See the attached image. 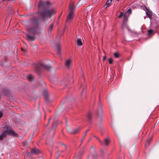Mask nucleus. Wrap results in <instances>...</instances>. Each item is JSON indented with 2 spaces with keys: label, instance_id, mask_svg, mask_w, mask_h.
<instances>
[{
  "label": "nucleus",
  "instance_id": "1",
  "mask_svg": "<svg viewBox=\"0 0 159 159\" xmlns=\"http://www.w3.org/2000/svg\"><path fill=\"white\" fill-rule=\"evenodd\" d=\"M49 2H42L40 1L39 4V9L41 10L43 9L41 11H39V14L42 17H51L52 15L55 14L56 11L54 9L49 8Z\"/></svg>",
  "mask_w": 159,
  "mask_h": 159
},
{
  "label": "nucleus",
  "instance_id": "2",
  "mask_svg": "<svg viewBox=\"0 0 159 159\" xmlns=\"http://www.w3.org/2000/svg\"><path fill=\"white\" fill-rule=\"evenodd\" d=\"M33 66L35 71L38 73H39L41 69L49 70L51 68L50 66L44 64L42 61H40L36 64H33Z\"/></svg>",
  "mask_w": 159,
  "mask_h": 159
},
{
  "label": "nucleus",
  "instance_id": "3",
  "mask_svg": "<svg viewBox=\"0 0 159 159\" xmlns=\"http://www.w3.org/2000/svg\"><path fill=\"white\" fill-rule=\"evenodd\" d=\"M31 22L36 25L32 27L27 28V30L29 33L31 34H36L38 30V26L37 25L38 24V19L36 18H33L32 19Z\"/></svg>",
  "mask_w": 159,
  "mask_h": 159
},
{
  "label": "nucleus",
  "instance_id": "4",
  "mask_svg": "<svg viewBox=\"0 0 159 159\" xmlns=\"http://www.w3.org/2000/svg\"><path fill=\"white\" fill-rule=\"evenodd\" d=\"M3 131L5 133H7L10 135L14 137H18V134L17 133L15 132L12 129V127L10 126H5L3 128Z\"/></svg>",
  "mask_w": 159,
  "mask_h": 159
},
{
  "label": "nucleus",
  "instance_id": "5",
  "mask_svg": "<svg viewBox=\"0 0 159 159\" xmlns=\"http://www.w3.org/2000/svg\"><path fill=\"white\" fill-rule=\"evenodd\" d=\"M75 10V7L73 2H70L69 4V10L70 12L67 16L66 20L68 21L72 18L74 12Z\"/></svg>",
  "mask_w": 159,
  "mask_h": 159
},
{
  "label": "nucleus",
  "instance_id": "6",
  "mask_svg": "<svg viewBox=\"0 0 159 159\" xmlns=\"http://www.w3.org/2000/svg\"><path fill=\"white\" fill-rule=\"evenodd\" d=\"M103 113V111L102 109V107L101 105H100L99 106L97 110L96 113L97 116L101 118Z\"/></svg>",
  "mask_w": 159,
  "mask_h": 159
},
{
  "label": "nucleus",
  "instance_id": "7",
  "mask_svg": "<svg viewBox=\"0 0 159 159\" xmlns=\"http://www.w3.org/2000/svg\"><path fill=\"white\" fill-rule=\"evenodd\" d=\"M72 65V61L70 58H68L65 61V65L67 68H70L71 66Z\"/></svg>",
  "mask_w": 159,
  "mask_h": 159
},
{
  "label": "nucleus",
  "instance_id": "8",
  "mask_svg": "<svg viewBox=\"0 0 159 159\" xmlns=\"http://www.w3.org/2000/svg\"><path fill=\"white\" fill-rule=\"evenodd\" d=\"M98 139L101 144L104 145L106 146H108L110 142V139L108 138L105 139L103 143L101 142L99 139Z\"/></svg>",
  "mask_w": 159,
  "mask_h": 159
},
{
  "label": "nucleus",
  "instance_id": "9",
  "mask_svg": "<svg viewBox=\"0 0 159 159\" xmlns=\"http://www.w3.org/2000/svg\"><path fill=\"white\" fill-rule=\"evenodd\" d=\"M26 38L28 41H33L35 39L34 36H31L29 35H26Z\"/></svg>",
  "mask_w": 159,
  "mask_h": 159
},
{
  "label": "nucleus",
  "instance_id": "10",
  "mask_svg": "<svg viewBox=\"0 0 159 159\" xmlns=\"http://www.w3.org/2000/svg\"><path fill=\"white\" fill-rule=\"evenodd\" d=\"M112 0H107L106 3L104 5V7L105 8H107L109 7L111 3Z\"/></svg>",
  "mask_w": 159,
  "mask_h": 159
},
{
  "label": "nucleus",
  "instance_id": "11",
  "mask_svg": "<svg viewBox=\"0 0 159 159\" xmlns=\"http://www.w3.org/2000/svg\"><path fill=\"white\" fill-rule=\"evenodd\" d=\"M31 153L34 154H37L39 152V151L38 149H36L35 148L32 149L31 151Z\"/></svg>",
  "mask_w": 159,
  "mask_h": 159
},
{
  "label": "nucleus",
  "instance_id": "12",
  "mask_svg": "<svg viewBox=\"0 0 159 159\" xmlns=\"http://www.w3.org/2000/svg\"><path fill=\"white\" fill-rule=\"evenodd\" d=\"M92 113L90 112H89L87 114V116L89 120V122L90 123H91V119L92 118Z\"/></svg>",
  "mask_w": 159,
  "mask_h": 159
},
{
  "label": "nucleus",
  "instance_id": "13",
  "mask_svg": "<svg viewBox=\"0 0 159 159\" xmlns=\"http://www.w3.org/2000/svg\"><path fill=\"white\" fill-rule=\"evenodd\" d=\"M76 43L77 45L78 46H81L82 45V42L81 39L78 38L77 39Z\"/></svg>",
  "mask_w": 159,
  "mask_h": 159
},
{
  "label": "nucleus",
  "instance_id": "14",
  "mask_svg": "<svg viewBox=\"0 0 159 159\" xmlns=\"http://www.w3.org/2000/svg\"><path fill=\"white\" fill-rule=\"evenodd\" d=\"M146 15L148 16V17L151 20H152V18L151 16L152 15V13L150 11H148V12H146Z\"/></svg>",
  "mask_w": 159,
  "mask_h": 159
},
{
  "label": "nucleus",
  "instance_id": "15",
  "mask_svg": "<svg viewBox=\"0 0 159 159\" xmlns=\"http://www.w3.org/2000/svg\"><path fill=\"white\" fill-rule=\"evenodd\" d=\"M28 80L30 81H32L34 79V76L32 75H29L27 76Z\"/></svg>",
  "mask_w": 159,
  "mask_h": 159
},
{
  "label": "nucleus",
  "instance_id": "16",
  "mask_svg": "<svg viewBox=\"0 0 159 159\" xmlns=\"http://www.w3.org/2000/svg\"><path fill=\"white\" fill-rule=\"evenodd\" d=\"M6 134L5 133H3L2 134L0 135V140H2L4 138L6 137Z\"/></svg>",
  "mask_w": 159,
  "mask_h": 159
},
{
  "label": "nucleus",
  "instance_id": "17",
  "mask_svg": "<svg viewBox=\"0 0 159 159\" xmlns=\"http://www.w3.org/2000/svg\"><path fill=\"white\" fill-rule=\"evenodd\" d=\"M54 25V23H52L49 26V28L48 29V32H51L52 31V29Z\"/></svg>",
  "mask_w": 159,
  "mask_h": 159
},
{
  "label": "nucleus",
  "instance_id": "18",
  "mask_svg": "<svg viewBox=\"0 0 159 159\" xmlns=\"http://www.w3.org/2000/svg\"><path fill=\"white\" fill-rule=\"evenodd\" d=\"M57 53L58 54H59V55H60L61 52L60 48V47L59 46H58L57 47Z\"/></svg>",
  "mask_w": 159,
  "mask_h": 159
},
{
  "label": "nucleus",
  "instance_id": "19",
  "mask_svg": "<svg viewBox=\"0 0 159 159\" xmlns=\"http://www.w3.org/2000/svg\"><path fill=\"white\" fill-rule=\"evenodd\" d=\"M114 55L115 57L116 58H118L120 56V55L119 53L117 52H115L114 53Z\"/></svg>",
  "mask_w": 159,
  "mask_h": 159
},
{
  "label": "nucleus",
  "instance_id": "20",
  "mask_svg": "<svg viewBox=\"0 0 159 159\" xmlns=\"http://www.w3.org/2000/svg\"><path fill=\"white\" fill-rule=\"evenodd\" d=\"M57 126V123L56 121H54L52 124V127L53 128H55Z\"/></svg>",
  "mask_w": 159,
  "mask_h": 159
},
{
  "label": "nucleus",
  "instance_id": "21",
  "mask_svg": "<svg viewBox=\"0 0 159 159\" xmlns=\"http://www.w3.org/2000/svg\"><path fill=\"white\" fill-rule=\"evenodd\" d=\"M152 140V138H148L147 139V143L148 144V146L149 145L151 141Z\"/></svg>",
  "mask_w": 159,
  "mask_h": 159
},
{
  "label": "nucleus",
  "instance_id": "22",
  "mask_svg": "<svg viewBox=\"0 0 159 159\" xmlns=\"http://www.w3.org/2000/svg\"><path fill=\"white\" fill-rule=\"evenodd\" d=\"M80 130V128H78L76 129H75L73 131V133H76L78 132Z\"/></svg>",
  "mask_w": 159,
  "mask_h": 159
},
{
  "label": "nucleus",
  "instance_id": "23",
  "mask_svg": "<svg viewBox=\"0 0 159 159\" xmlns=\"http://www.w3.org/2000/svg\"><path fill=\"white\" fill-rule=\"evenodd\" d=\"M148 34L151 35L153 33V30H149L148 31Z\"/></svg>",
  "mask_w": 159,
  "mask_h": 159
},
{
  "label": "nucleus",
  "instance_id": "24",
  "mask_svg": "<svg viewBox=\"0 0 159 159\" xmlns=\"http://www.w3.org/2000/svg\"><path fill=\"white\" fill-rule=\"evenodd\" d=\"M109 62L110 64H112L113 62V60L112 58H110L109 59Z\"/></svg>",
  "mask_w": 159,
  "mask_h": 159
},
{
  "label": "nucleus",
  "instance_id": "25",
  "mask_svg": "<svg viewBox=\"0 0 159 159\" xmlns=\"http://www.w3.org/2000/svg\"><path fill=\"white\" fill-rule=\"evenodd\" d=\"M126 13H128L129 14L131 13V8H129L126 11Z\"/></svg>",
  "mask_w": 159,
  "mask_h": 159
},
{
  "label": "nucleus",
  "instance_id": "26",
  "mask_svg": "<svg viewBox=\"0 0 159 159\" xmlns=\"http://www.w3.org/2000/svg\"><path fill=\"white\" fill-rule=\"evenodd\" d=\"M127 17H126L125 15L124 16V20L125 21H127Z\"/></svg>",
  "mask_w": 159,
  "mask_h": 159
},
{
  "label": "nucleus",
  "instance_id": "27",
  "mask_svg": "<svg viewBox=\"0 0 159 159\" xmlns=\"http://www.w3.org/2000/svg\"><path fill=\"white\" fill-rule=\"evenodd\" d=\"M88 131V130H87V131L85 132V134H84V136H83V139H82V142L84 140V139L85 138V136H86V133H87V132Z\"/></svg>",
  "mask_w": 159,
  "mask_h": 159
},
{
  "label": "nucleus",
  "instance_id": "28",
  "mask_svg": "<svg viewBox=\"0 0 159 159\" xmlns=\"http://www.w3.org/2000/svg\"><path fill=\"white\" fill-rule=\"evenodd\" d=\"M88 131V130H87V131L85 132V134H84V136H83V139H82V142L84 140V139L85 138V136H86V133H87V132Z\"/></svg>",
  "mask_w": 159,
  "mask_h": 159
},
{
  "label": "nucleus",
  "instance_id": "29",
  "mask_svg": "<svg viewBox=\"0 0 159 159\" xmlns=\"http://www.w3.org/2000/svg\"><path fill=\"white\" fill-rule=\"evenodd\" d=\"M88 131V130H87V131L85 132V134H84V136H83V139H82V142L84 140V139L85 138V136H86V133H87V132Z\"/></svg>",
  "mask_w": 159,
  "mask_h": 159
},
{
  "label": "nucleus",
  "instance_id": "30",
  "mask_svg": "<svg viewBox=\"0 0 159 159\" xmlns=\"http://www.w3.org/2000/svg\"><path fill=\"white\" fill-rule=\"evenodd\" d=\"M2 112L1 111H0V119L2 117Z\"/></svg>",
  "mask_w": 159,
  "mask_h": 159
},
{
  "label": "nucleus",
  "instance_id": "31",
  "mask_svg": "<svg viewBox=\"0 0 159 159\" xmlns=\"http://www.w3.org/2000/svg\"><path fill=\"white\" fill-rule=\"evenodd\" d=\"M122 15L123 14L122 12H121L120 15L118 16V17L119 18H121V17L122 16Z\"/></svg>",
  "mask_w": 159,
  "mask_h": 159
},
{
  "label": "nucleus",
  "instance_id": "32",
  "mask_svg": "<svg viewBox=\"0 0 159 159\" xmlns=\"http://www.w3.org/2000/svg\"><path fill=\"white\" fill-rule=\"evenodd\" d=\"M144 7H145V9H146V10L147 11H149L148 9L147 8V7H146L144 6Z\"/></svg>",
  "mask_w": 159,
  "mask_h": 159
},
{
  "label": "nucleus",
  "instance_id": "33",
  "mask_svg": "<svg viewBox=\"0 0 159 159\" xmlns=\"http://www.w3.org/2000/svg\"><path fill=\"white\" fill-rule=\"evenodd\" d=\"M106 59V57L105 56H104L103 57V61H104L105 60V59Z\"/></svg>",
  "mask_w": 159,
  "mask_h": 159
},
{
  "label": "nucleus",
  "instance_id": "34",
  "mask_svg": "<svg viewBox=\"0 0 159 159\" xmlns=\"http://www.w3.org/2000/svg\"><path fill=\"white\" fill-rule=\"evenodd\" d=\"M4 94L5 95H8V93H6V92H5V93H4Z\"/></svg>",
  "mask_w": 159,
  "mask_h": 159
},
{
  "label": "nucleus",
  "instance_id": "35",
  "mask_svg": "<svg viewBox=\"0 0 159 159\" xmlns=\"http://www.w3.org/2000/svg\"><path fill=\"white\" fill-rule=\"evenodd\" d=\"M44 96L45 97H47V94H45V93H44Z\"/></svg>",
  "mask_w": 159,
  "mask_h": 159
},
{
  "label": "nucleus",
  "instance_id": "36",
  "mask_svg": "<svg viewBox=\"0 0 159 159\" xmlns=\"http://www.w3.org/2000/svg\"><path fill=\"white\" fill-rule=\"evenodd\" d=\"M10 0H2V2H4V1H9Z\"/></svg>",
  "mask_w": 159,
  "mask_h": 159
},
{
  "label": "nucleus",
  "instance_id": "37",
  "mask_svg": "<svg viewBox=\"0 0 159 159\" xmlns=\"http://www.w3.org/2000/svg\"><path fill=\"white\" fill-rule=\"evenodd\" d=\"M21 50L22 51H25V50L24 49H23V48H21Z\"/></svg>",
  "mask_w": 159,
  "mask_h": 159
},
{
  "label": "nucleus",
  "instance_id": "38",
  "mask_svg": "<svg viewBox=\"0 0 159 159\" xmlns=\"http://www.w3.org/2000/svg\"><path fill=\"white\" fill-rule=\"evenodd\" d=\"M50 120V119H49V120H48V125L49 123Z\"/></svg>",
  "mask_w": 159,
  "mask_h": 159
},
{
  "label": "nucleus",
  "instance_id": "39",
  "mask_svg": "<svg viewBox=\"0 0 159 159\" xmlns=\"http://www.w3.org/2000/svg\"><path fill=\"white\" fill-rule=\"evenodd\" d=\"M62 146H63V147H64L65 148H66V146H65L64 144H62Z\"/></svg>",
  "mask_w": 159,
  "mask_h": 159
},
{
  "label": "nucleus",
  "instance_id": "40",
  "mask_svg": "<svg viewBox=\"0 0 159 159\" xmlns=\"http://www.w3.org/2000/svg\"><path fill=\"white\" fill-rule=\"evenodd\" d=\"M24 44H25V45L26 46H27V44H26V43H24Z\"/></svg>",
  "mask_w": 159,
  "mask_h": 159
},
{
  "label": "nucleus",
  "instance_id": "41",
  "mask_svg": "<svg viewBox=\"0 0 159 159\" xmlns=\"http://www.w3.org/2000/svg\"><path fill=\"white\" fill-rule=\"evenodd\" d=\"M146 146H147V144H146V145H145V147H146Z\"/></svg>",
  "mask_w": 159,
  "mask_h": 159
},
{
  "label": "nucleus",
  "instance_id": "42",
  "mask_svg": "<svg viewBox=\"0 0 159 159\" xmlns=\"http://www.w3.org/2000/svg\"><path fill=\"white\" fill-rule=\"evenodd\" d=\"M24 143L23 142H22V143L24 145Z\"/></svg>",
  "mask_w": 159,
  "mask_h": 159
},
{
  "label": "nucleus",
  "instance_id": "43",
  "mask_svg": "<svg viewBox=\"0 0 159 159\" xmlns=\"http://www.w3.org/2000/svg\"><path fill=\"white\" fill-rule=\"evenodd\" d=\"M45 118H46V116H44V118L45 119Z\"/></svg>",
  "mask_w": 159,
  "mask_h": 159
},
{
  "label": "nucleus",
  "instance_id": "44",
  "mask_svg": "<svg viewBox=\"0 0 159 159\" xmlns=\"http://www.w3.org/2000/svg\"><path fill=\"white\" fill-rule=\"evenodd\" d=\"M84 91V90H82V92H83V91Z\"/></svg>",
  "mask_w": 159,
  "mask_h": 159
}]
</instances>
